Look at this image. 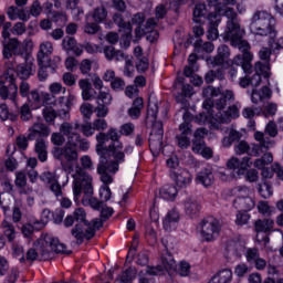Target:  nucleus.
Returning <instances> with one entry per match:
<instances>
[{
	"mask_svg": "<svg viewBox=\"0 0 283 283\" xmlns=\"http://www.w3.org/2000/svg\"><path fill=\"white\" fill-rule=\"evenodd\" d=\"M108 140L112 143L108 145L109 158H102L97 165V171L99 174H105L108 171L111 174H116L120 168V165L125 163V154H132L134 151V146L127 145L123 150V142H120V136L118 135V129L109 128L106 133Z\"/></svg>",
	"mask_w": 283,
	"mask_h": 283,
	"instance_id": "1",
	"label": "nucleus"
},
{
	"mask_svg": "<svg viewBox=\"0 0 283 283\" xmlns=\"http://www.w3.org/2000/svg\"><path fill=\"white\" fill-rule=\"evenodd\" d=\"M73 178V196L75 202H78L81 193H84L83 202H88L92 209L99 211L103 209V201L92 197L94 196V186H92V176L90 172L77 168L76 172L72 175Z\"/></svg>",
	"mask_w": 283,
	"mask_h": 283,
	"instance_id": "2",
	"label": "nucleus"
},
{
	"mask_svg": "<svg viewBox=\"0 0 283 283\" xmlns=\"http://www.w3.org/2000/svg\"><path fill=\"white\" fill-rule=\"evenodd\" d=\"M249 31L253 36L275 39L277 36L275 18L266 10H255L249 20Z\"/></svg>",
	"mask_w": 283,
	"mask_h": 283,
	"instance_id": "3",
	"label": "nucleus"
},
{
	"mask_svg": "<svg viewBox=\"0 0 283 283\" xmlns=\"http://www.w3.org/2000/svg\"><path fill=\"white\" fill-rule=\"evenodd\" d=\"M52 251L54 253H64L65 255H70L72 251H67V248L64 243H61L59 238L52 235H45L44 239L39 241L38 250L31 248L27 252V261L34 262L39 260H50L52 258Z\"/></svg>",
	"mask_w": 283,
	"mask_h": 283,
	"instance_id": "4",
	"label": "nucleus"
},
{
	"mask_svg": "<svg viewBox=\"0 0 283 283\" xmlns=\"http://www.w3.org/2000/svg\"><path fill=\"white\" fill-rule=\"evenodd\" d=\"M73 218L77 221V223L71 229V235L76 240V244L81 245L85 240H92L94 238V229L90 224V221H86L87 213H85V209L77 208Z\"/></svg>",
	"mask_w": 283,
	"mask_h": 283,
	"instance_id": "5",
	"label": "nucleus"
},
{
	"mask_svg": "<svg viewBox=\"0 0 283 283\" xmlns=\"http://www.w3.org/2000/svg\"><path fill=\"white\" fill-rule=\"evenodd\" d=\"M223 15L228 19L227 30L221 35L223 41H230L231 44L240 43L244 38V30L240 27V18L233 8L227 7Z\"/></svg>",
	"mask_w": 283,
	"mask_h": 283,
	"instance_id": "6",
	"label": "nucleus"
},
{
	"mask_svg": "<svg viewBox=\"0 0 283 283\" xmlns=\"http://www.w3.org/2000/svg\"><path fill=\"white\" fill-rule=\"evenodd\" d=\"M76 147H78V144L66 143L62 147L53 148V158L61 163L64 171H72L74 169V163L78 160V150H76Z\"/></svg>",
	"mask_w": 283,
	"mask_h": 283,
	"instance_id": "7",
	"label": "nucleus"
},
{
	"mask_svg": "<svg viewBox=\"0 0 283 283\" xmlns=\"http://www.w3.org/2000/svg\"><path fill=\"white\" fill-rule=\"evenodd\" d=\"M232 48H238L242 54L234 56L232 64L241 67L245 74H251L253 72V53H251V44L247 40H240L235 44H231Z\"/></svg>",
	"mask_w": 283,
	"mask_h": 283,
	"instance_id": "8",
	"label": "nucleus"
},
{
	"mask_svg": "<svg viewBox=\"0 0 283 283\" xmlns=\"http://www.w3.org/2000/svg\"><path fill=\"white\" fill-rule=\"evenodd\" d=\"M14 69L8 67L7 72L3 74L2 80L0 81V96L2 101H11L17 105V96L19 94V87L14 82Z\"/></svg>",
	"mask_w": 283,
	"mask_h": 283,
	"instance_id": "9",
	"label": "nucleus"
},
{
	"mask_svg": "<svg viewBox=\"0 0 283 283\" xmlns=\"http://www.w3.org/2000/svg\"><path fill=\"white\" fill-rule=\"evenodd\" d=\"M199 229L206 242H213L220 235L222 226L214 217H207L199 223Z\"/></svg>",
	"mask_w": 283,
	"mask_h": 283,
	"instance_id": "10",
	"label": "nucleus"
},
{
	"mask_svg": "<svg viewBox=\"0 0 283 283\" xmlns=\"http://www.w3.org/2000/svg\"><path fill=\"white\" fill-rule=\"evenodd\" d=\"M240 102H237L232 106H229L228 111L218 112L214 115L213 120L211 122V125L213 129H222V125H229L233 118H238L240 116Z\"/></svg>",
	"mask_w": 283,
	"mask_h": 283,
	"instance_id": "11",
	"label": "nucleus"
},
{
	"mask_svg": "<svg viewBox=\"0 0 283 283\" xmlns=\"http://www.w3.org/2000/svg\"><path fill=\"white\" fill-rule=\"evenodd\" d=\"M12 56H21L24 61L28 59L25 49L17 38L2 41V57L10 60Z\"/></svg>",
	"mask_w": 283,
	"mask_h": 283,
	"instance_id": "12",
	"label": "nucleus"
},
{
	"mask_svg": "<svg viewBox=\"0 0 283 283\" xmlns=\"http://www.w3.org/2000/svg\"><path fill=\"white\" fill-rule=\"evenodd\" d=\"M184 123L179 125V132L176 136L177 145L180 149H187L189 148V145H191V139L189 136H191V114L189 112L184 113Z\"/></svg>",
	"mask_w": 283,
	"mask_h": 283,
	"instance_id": "13",
	"label": "nucleus"
},
{
	"mask_svg": "<svg viewBox=\"0 0 283 283\" xmlns=\"http://www.w3.org/2000/svg\"><path fill=\"white\" fill-rule=\"evenodd\" d=\"M251 165H253V163H251V157L249 156L243 157L242 160L238 157H231L228 159L226 167L228 169L227 171H235V169H238L237 176H244V172Z\"/></svg>",
	"mask_w": 283,
	"mask_h": 283,
	"instance_id": "14",
	"label": "nucleus"
},
{
	"mask_svg": "<svg viewBox=\"0 0 283 283\" xmlns=\"http://www.w3.org/2000/svg\"><path fill=\"white\" fill-rule=\"evenodd\" d=\"M97 174L101 176V180L103 182V186L99 188V198L102 202H107L112 198V189H109L108 185H112L114 182V175L109 171V169H106L103 172H99L97 170Z\"/></svg>",
	"mask_w": 283,
	"mask_h": 283,
	"instance_id": "15",
	"label": "nucleus"
},
{
	"mask_svg": "<svg viewBox=\"0 0 283 283\" xmlns=\"http://www.w3.org/2000/svg\"><path fill=\"white\" fill-rule=\"evenodd\" d=\"M80 127L81 125H78V123L72 124L64 122L60 125V132L66 137V143H69V145L78 144L81 134H78L77 129Z\"/></svg>",
	"mask_w": 283,
	"mask_h": 283,
	"instance_id": "16",
	"label": "nucleus"
},
{
	"mask_svg": "<svg viewBox=\"0 0 283 283\" xmlns=\"http://www.w3.org/2000/svg\"><path fill=\"white\" fill-rule=\"evenodd\" d=\"M170 178L179 189H187L193 180L191 172L185 168H179L178 170L170 172Z\"/></svg>",
	"mask_w": 283,
	"mask_h": 283,
	"instance_id": "17",
	"label": "nucleus"
},
{
	"mask_svg": "<svg viewBox=\"0 0 283 283\" xmlns=\"http://www.w3.org/2000/svg\"><path fill=\"white\" fill-rule=\"evenodd\" d=\"M165 130L163 129L161 122H155L149 136V147L150 149H161L163 148V136Z\"/></svg>",
	"mask_w": 283,
	"mask_h": 283,
	"instance_id": "18",
	"label": "nucleus"
},
{
	"mask_svg": "<svg viewBox=\"0 0 283 283\" xmlns=\"http://www.w3.org/2000/svg\"><path fill=\"white\" fill-rule=\"evenodd\" d=\"M50 134H52L50 126L41 122H35L32 126L29 127L28 139L36 140L38 138H48Z\"/></svg>",
	"mask_w": 283,
	"mask_h": 283,
	"instance_id": "19",
	"label": "nucleus"
},
{
	"mask_svg": "<svg viewBox=\"0 0 283 283\" xmlns=\"http://www.w3.org/2000/svg\"><path fill=\"white\" fill-rule=\"evenodd\" d=\"M244 253V242L240 239H230L226 243V258L231 260V258H242Z\"/></svg>",
	"mask_w": 283,
	"mask_h": 283,
	"instance_id": "20",
	"label": "nucleus"
},
{
	"mask_svg": "<svg viewBox=\"0 0 283 283\" xmlns=\"http://www.w3.org/2000/svg\"><path fill=\"white\" fill-rule=\"evenodd\" d=\"M254 140L259 144H252V154L255 158H259V156H262L264 151H269L271 143L269 142V137H266L262 132L254 133Z\"/></svg>",
	"mask_w": 283,
	"mask_h": 283,
	"instance_id": "21",
	"label": "nucleus"
},
{
	"mask_svg": "<svg viewBox=\"0 0 283 283\" xmlns=\"http://www.w3.org/2000/svg\"><path fill=\"white\" fill-rule=\"evenodd\" d=\"M254 70L255 74L250 78V85H252V87H259L262 83V76H264V78H269V70H271V66L262 62H256Z\"/></svg>",
	"mask_w": 283,
	"mask_h": 283,
	"instance_id": "22",
	"label": "nucleus"
},
{
	"mask_svg": "<svg viewBox=\"0 0 283 283\" xmlns=\"http://www.w3.org/2000/svg\"><path fill=\"white\" fill-rule=\"evenodd\" d=\"M184 210L188 218H198L202 211V205L195 197H187L184 200Z\"/></svg>",
	"mask_w": 283,
	"mask_h": 283,
	"instance_id": "23",
	"label": "nucleus"
},
{
	"mask_svg": "<svg viewBox=\"0 0 283 283\" xmlns=\"http://www.w3.org/2000/svg\"><path fill=\"white\" fill-rule=\"evenodd\" d=\"M96 154L99 156V163L103 158H107L109 156V146H105V143H109V137L107 133H98L96 135Z\"/></svg>",
	"mask_w": 283,
	"mask_h": 283,
	"instance_id": "24",
	"label": "nucleus"
},
{
	"mask_svg": "<svg viewBox=\"0 0 283 283\" xmlns=\"http://www.w3.org/2000/svg\"><path fill=\"white\" fill-rule=\"evenodd\" d=\"M54 52V46L52 42H43L40 45V51L38 52V65H48L49 63H54V60L50 59V54Z\"/></svg>",
	"mask_w": 283,
	"mask_h": 283,
	"instance_id": "25",
	"label": "nucleus"
},
{
	"mask_svg": "<svg viewBox=\"0 0 283 283\" xmlns=\"http://www.w3.org/2000/svg\"><path fill=\"white\" fill-rule=\"evenodd\" d=\"M207 19L209 21L207 39L209 41H216V39H218V36H219L218 27L220 25V21H221L220 15H218L217 13H209Z\"/></svg>",
	"mask_w": 283,
	"mask_h": 283,
	"instance_id": "26",
	"label": "nucleus"
},
{
	"mask_svg": "<svg viewBox=\"0 0 283 283\" xmlns=\"http://www.w3.org/2000/svg\"><path fill=\"white\" fill-rule=\"evenodd\" d=\"M165 249H166V253H164L161 255V266L164 269V271H176L177 269V264H176V260L174 259V255H171V253H169V251H167V249H169V245H167V242H169V240L167 239H163L161 240Z\"/></svg>",
	"mask_w": 283,
	"mask_h": 283,
	"instance_id": "27",
	"label": "nucleus"
},
{
	"mask_svg": "<svg viewBox=\"0 0 283 283\" xmlns=\"http://www.w3.org/2000/svg\"><path fill=\"white\" fill-rule=\"evenodd\" d=\"M8 67H13L14 69V81H17V76L21 78V81H28L30 75L32 74V64L31 63H22L17 66L15 63H12L11 65H7Z\"/></svg>",
	"mask_w": 283,
	"mask_h": 283,
	"instance_id": "28",
	"label": "nucleus"
},
{
	"mask_svg": "<svg viewBox=\"0 0 283 283\" xmlns=\"http://www.w3.org/2000/svg\"><path fill=\"white\" fill-rule=\"evenodd\" d=\"M195 53L199 56V59H205L207 54H211L216 46L211 42H203L202 39H197L193 42Z\"/></svg>",
	"mask_w": 283,
	"mask_h": 283,
	"instance_id": "29",
	"label": "nucleus"
},
{
	"mask_svg": "<svg viewBox=\"0 0 283 283\" xmlns=\"http://www.w3.org/2000/svg\"><path fill=\"white\" fill-rule=\"evenodd\" d=\"M78 87L82 92L83 101H94L96 98V91L92 88V83H90V80L87 78L80 80Z\"/></svg>",
	"mask_w": 283,
	"mask_h": 283,
	"instance_id": "30",
	"label": "nucleus"
},
{
	"mask_svg": "<svg viewBox=\"0 0 283 283\" xmlns=\"http://www.w3.org/2000/svg\"><path fill=\"white\" fill-rule=\"evenodd\" d=\"M271 96H273V91H271L269 86H263L260 91H252L251 101L252 103L258 105V103H264V101H270Z\"/></svg>",
	"mask_w": 283,
	"mask_h": 283,
	"instance_id": "31",
	"label": "nucleus"
},
{
	"mask_svg": "<svg viewBox=\"0 0 283 283\" xmlns=\"http://www.w3.org/2000/svg\"><path fill=\"white\" fill-rule=\"evenodd\" d=\"M59 63H61V57H54L53 62H48V64H39V72L38 76L40 81H46L48 80V67L51 70L52 73L56 72L59 69Z\"/></svg>",
	"mask_w": 283,
	"mask_h": 283,
	"instance_id": "32",
	"label": "nucleus"
},
{
	"mask_svg": "<svg viewBox=\"0 0 283 283\" xmlns=\"http://www.w3.org/2000/svg\"><path fill=\"white\" fill-rule=\"evenodd\" d=\"M34 151L40 163L48 161V142L43 138H36L34 145Z\"/></svg>",
	"mask_w": 283,
	"mask_h": 283,
	"instance_id": "33",
	"label": "nucleus"
},
{
	"mask_svg": "<svg viewBox=\"0 0 283 283\" xmlns=\"http://www.w3.org/2000/svg\"><path fill=\"white\" fill-rule=\"evenodd\" d=\"M233 101H235V94H233V91L227 90L221 94L220 98L216 101L213 108L218 109V112H222L221 109H224V107H227V104L233 103Z\"/></svg>",
	"mask_w": 283,
	"mask_h": 283,
	"instance_id": "34",
	"label": "nucleus"
},
{
	"mask_svg": "<svg viewBox=\"0 0 283 283\" xmlns=\"http://www.w3.org/2000/svg\"><path fill=\"white\" fill-rule=\"evenodd\" d=\"M0 231L3 238H7L8 242H14L17 238V230L14 229V224L8 220H3L0 224Z\"/></svg>",
	"mask_w": 283,
	"mask_h": 283,
	"instance_id": "35",
	"label": "nucleus"
},
{
	"mask_svg": "<svg viewBox=\"0 0 283 283\" xmlns=\"http://www.w3.org/2000/svg\"><path fill=\"white\" fill-rule=\"evenodd\" d=\"M233 207L239 209V211H251L255 207V200L251 197L237 198L233 201Z\"/></svg>",
	"mask_w": 283,
	"mask_h": 283,
	"instance_id": "36",
	"label": "nucleus"
},
{
	"mask_svg": "<svg viewBox=\"0 0 283 283\" xmlns=\"http://www.w3.org/2000/svg\"><path fill=\"white\" fill-rule=\"evenodd\" d=\"M178 220H180V214L178 213V211L170 210L164 219L165 231H171V229H176V224H178Z\"/></svg>",
	"mask_w": 283,
	"mask_h": 283,
	"instance_id": "37",
	"label": "nucleus"
},
{
	"mask_svg": "<svg viewBox=\"0 0 283 283\" xmlns=\"http://www.w3.org/2000/svg\"><path fill=\"white\" fill-rule=\"evenodd\" d=\"M274 224L273 219H259L254 222V229L256 233H270V231H273Z\"/></svg>",
	"mask_w": 283,
	"mask_h": 283,
	"instance_id": "38",
	"label": "nucleus"
},
{
	"mask_svg": "<svg viewBox=\"0 0 283 283\" xmlns=\"http://www.w3.org/2000/svg\"><path fill=\"white\" fill-rule=\"evenodd\" d=\"M104 55L107 61H123L125 52L116 50L113 45L104 46Z\"/></svg>",
	"mask_w": 283,
	"mask_h": 283,
	"instance_id": "39",
	"label": "nucleus"
},
{
	"mask_svg": "<svg viewBox=\"0 0 283 283\" xmlns=\"http://www.w3.org/2000/svg\"><path fill=\"white\" fill-rule=\"evenodd\" d=\"M231 56V51L227 44H221L218 48V54L212 60V65H223L224 61Z\"/></svg>",
	"mask_w": 283,
	"mask_h": 283,
	"instance_id": "40",
	"label": "nucleus"
},
{
	"mask_svg": "<svg viewBox=\"0 0 283 283\" xmlns=\"http://www.w3.org/2000/svg\"><path fill=\"white\" fill-rule=\"evenodd\" d=\"M197 182L203 187H211L213 185V172L209 168L201 170L196 178Z\"/></svg>",
	"mask_w": 283,
	"mask_h": 283,
	"instance_id": "41",
	"label": "nucleus"
},
{
	"mask_svg": "<svg viewBox=\"0 0 283 283\" xmlns=\"http://www.w3.org/2000/svg\"><path fill=\"white\" fill-rule=\"evenodd\" d=\"M233 280V272L231 269L221 270L217 276H213L209 283H231Z\"/></svg>",
	"mask_w": 283,
	"mask_h": 283,
	"instance_id": "42",
	"label": "nucleus"
},
{
	"mask_svg": "<svg viewBox=\"0 0 283 283\" xmlns=\"http://www.w3.org/2000/svg\"><path fill=\"white\" fill-rule=\"evenodd\" d=\"M234 153L237 156H242L248 154V156H255L253 155V144L247 143L245 140H241L234 145Z\"/></svg>",
	"mask_w": 283,
	"mask_h": 283,
	"instance_id": "43",
	"label": "nucleus"
},
{
	"mask_svg": "<svg viewBox=\"0 0 283 283\" xmlns=\"http://www.w3.org/2000/svg\"><path fill=\"white\" fill-rule=\"evenodd\" d=\"M144 107L145 104L143 102V97L135 98L133 106L128 109V116H130L133 119L140 118V112Z\"/></svg>",
	"mask_w": 283,
	"mask_h": 283,
	"instance_id": "44",
	"label": "nucleus"
},
{
	"mask_svg": "<svg viewBox=\"0 0 283 283\" xmlns=\"http://www.w3.org/2000/svg\"><path fill=\"white\" fill-rule=\"evenodd\" d=\"M207 19V6L205 3H198L193 10V21L195 23H205Z\"/></svg>",
	"mask_w": 283,
	"mask_h": 283,
	"instance_id": "45",
	"label": "nucleus"
},
{
	"mask_svg": "<svg viewBox=\"0 0 283 283\" xmlns=\"http://www.w3.org/2000/svg\"><path fill=\"white\" fill-rule=\"evenodd\" d=\"M159 193L164 200H174L178 196V188L174 185H166L160 189Z\"/></svg>",
	"mask_w": 283,
	"mask_h": 283,
	"instance_id": "46",
	"label": "nucleus"
},
{
	"mask_svg": "<svg viewBox=\"0 0 283 283\" xmlns=\"http://www.w3.org/2000/svg\"><path fill=\"white\" fill-rule=\"evenodd\" d=\"M113 21L118 25L119 32H132V22H125L123 14L115 13L113 15Z\"/></svg>",
	"mask_w": 283,
	"mask_h": 283,
	"instance_id": "47",
	"label": "nucleus"
},
{
	"mask_svg": "<svg viewBox=\"0 0 283 283\" xmlns=\"http://www.w3.org/2000/svg\"><path fill=\"white\" fill-rule=\"evenodd\" d=\"M271 163H273V154L264 151L261 158L254 160V167L256 169H264Z\"/></svg>",
	"mask_w": 283,
	"mask_h": 283,
	"instance_id": "48",
	"label": "nucleus"
},
{
	"mask_svg": "<svg viewBox=\"0 0 283 283\" xmlns=\"http://www.w3.org/2000/svg\"><path fill=\"white\" fill-rule=\"evenodd\" d=\"M14 185L18 189H20V193H27L25 187L28 185V177L23 171L15 172Z\"/></svg>",
	"mask_w": 283,
	"mask_h": 283,
	"instance_id": "49",
	"label": "nucleus"
},
{
	"mask_svg": "<svg viewBox=\"0 0 283 283\" xmlns=\"http://www.w3.org/2000/svg\"><path fill=\"white\" fill-rule=\"evenodd\" d=\"M230 193L237 198H251V189L247 186H237L231 189Z\"/></svg>",
	"mask_w": 283,
	"mask_h": 283,
	"instance_id": "50",
	"label": "nucleus"
},
{
	"mask_svg": "<svg viewBox=\"0 0 283 283\" xmlns=\"http://www.w3.org/2000/svg\"><path fill=\"white\" fill-rule=\"evenodd\" d=\"M95 98H96V103L99 105H107V106L112 105L113 97L109 91H99Z\"/></svg>",
	"mask_w": 283,
	"mask_h": 283,
	"instance_id": "51",
	"label": "nucleus"
},
{
	"mask_svg": "<svg viewBox=\"0 0 283 283\" xmlns=\"http://www.w3.org/2000/svg\"><path fill=\"white\" fill-rule=\"evenodd\" d=\"M92 18L95 21V23H103V21L107 19V9H105V7L95 8Z\"/></svg>",
	"mask_w": 283,
	"mask_h": 283,
	"instance_id": "52",
	"label": "nucleus"
},
{
	"mask_svg": "<svg viewBox=\"0 0 283 283\" xmlns=\"http://www.w3.org/2000/svg\"><path fill=\"white\" fill-rule=\"evenodd\" d=\"M27 98L28 103H30L31 105H35V107H41V105L43 104V98H41V94L36 90L31 91L28 94Z\"/></svg>",
	"mask_w": 283,
	"mask_h": 283,
	"instance_id": "53",
	"label": "nucleus"
},
{
	"mask_svg": "<svg viewBox=\"0 0 283 283\" xmlns=\"http://www.w3.org/2000/svg\"><path fill=\"white\" fill-rule=\"evenodd\" d=\"M134 277H136V270L129 268L122 273L118 282L119 283H132L134 281Z\"/></svg>",
	"mask_w": 283,
	"mask_h": 283,
	"instance_id": "54",
	"label": "nucleus"
},
{
	"mask_svg": "<svg viewBox=\"0 0 283 283\" xmlns=\"http://www.w3.org/2000/svg\"><path fill=\"white\" fill-rule=\"evenodd\" d=\"M20 118L24 123L30 122V119L33 117L32 116V109H30V104L25 103L23 104L20 109H19Z\"/></svg>",
	"mask_w": 283,
	"mask_h": 283,
	"instance_id": "55",
	"label": "nucleus"
},
{
	"mask_svg": "<svg viewBox=\"0 0 283 283\" xmlns=\"http://www.w3.org/2000/svg\"><path fill=\"white\" fill-rule=\"evenodd\" d=\"M54 212L50 211V209H44L42 211V217L40 221H35L34 224H38V229H43L50 220H52V214Z\"/></svg>",
	"mask_w": 283,
	"mask_h": 283,
	"instance_id": "56",
	"label": "nucleus"
},
{
	"mask_svg": "<svg viewBox=\"0 0 283 283\" xmlns=\"http://www.w3.org/2000/svg\"><path fill=\"white\" fill-rule=\"evenodd\" d=\"M259 193L261 198H271L273 196V187L269 182H264L259 187Z\"/></svg>",
	"mask_w": 283,
	"mask_h": 283,
	"instance_id": "57",
	"label": "nucleus"
},
{
	"mask_svg": "<svg viewBox=\"0 0 283 283\" xmlns=\"http://www.w3.org/2000/svg\"><path fill=\"white\" fill-rule=\"evenodd\" d=\"M147 118L156 120L158 118V103L154 101L148 102Z\"/></svg>",
	"mask_w": 283,
	"mask_h": 283,
	"instance_id": "58",
	"label": "nucleus"
},
{
	"mask_svg": "<svg viewBox=\"0 0 283 283\" xmlns=\"http://www.w3.org/2000/svg\"><path fill=\"white\" fill-rule=\"evenodd\" d=\"M41 12H43V7L41 6V2H39V0L33 1L29 10L31 17H34V19H36L41 17Z\"/></svg>",
	"mask_w": 283,
	"mask_h": 283,
	"instance_id": "59",
	"label": "nucleus"
},
{
	"mask_svg": "<svg viewBox=\"0 0 283 283\" xmlns=\"http://www.w3.org/2000/svg\"><path fill=\"white\" fill-rule=\"evenodd\" d=\"M51 143L56 147H63L65 145V135L63 133H53L51 135Z\"/></svg>",
	"mask_w": 283,
	"mask_h": 283,
	"instance_id": "60",
	"label": "nucleus"
},
{
	"mask_svg": "<svg viewBox=\"0 0 283 283\" xmlns=\"http://www.w3.org/2000/svg\"><path fill=\"white\" fill-rule=\"evenodd\" d=\"M40 180L51 186L59 180V177L54 172L45 171L40 176Z\"/></svg>",
	"mask_w": 283,
	"mask_h": 283,
	"instance_id": "61",
	"label": "nucleus"
},
{
	"mask_svg": "<svg viewBox=\"0 0 283 283\" xmlns=\"http://www.w3.org/2000/svg\"><path fill=\"white\" fill-rule=\"evenodd\" d=\"M43 114V118L46 123H54V120L56 119V111H54L53 108L50 107H45L42 111Z\"/></svg>",
	"mask_w": 283,
	"mask_h": 283,
	"instance_id": "62",
	"label": "nucleus"
},
{
	"mask_svg": "<svg viewBox=\"0 0 283 283\" xmlns=\"http://www.w3.org/2000/svg\"><path fill=\"white\" fill-rule=\"evenodd\" d=\"M94 113L96 114L97 118H106L107 114H109V106L105 104H97Z\"/></svg>",
	"mask_w": 283,
	"mask_h": 283,
	"instance_id": "63",
	"label": "nucleus"
},
{
	"mask_svg": "<svg viewBox=\"0 0 283 283\" xmlns=\"http://www.w3.org/2000/svg\"><path fill=\"white\" fill-rule=\"evenodd\" d=\"M269 48H271L272 52H277L283 50V36L275 41V38H270L268 41Z\"/></svg>",
	"mask_w": 283,
	"mask_h": 283,
	"instance_id": "64",
	"label": "nucleus"
}]
</instances>
